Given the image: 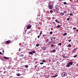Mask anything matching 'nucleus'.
I'll return each instance as SVG.
<instances>
[{"mask_svg":"<svg viewBox=\"0 0 78 78\" xmlns=\"http://www.w3.org/2000/svg\"><path fill=\"white\" fill-rule=\"evenodd\" d=\"M55 21H56V22H57V23H60V22L58 21V20H55Z\"/></svg>","mask_w":78,"mask_h":78,"instance_id":"f8f14e48","label":"nucleus"},{"mask_svg":"<svg viewBox=\"0 0 78 78\" xmlns=\"http://www.w3.org/2000/svg\"><path fill=\"white\" fill-rule=\"evenodd\" d=\"M77 56V55H76L74 56V58H76V57Z\"/></svg>","mask_w":78,"mask_h":78,"instance_id":"f704fd0d","label":"nucleus"},{"mask_svg":"<svg viewBox=\"0 0 78 78\" xmlns=\"http://www.w3.org/2000/svg\"><path fill=\"white\" fill-rule=\"evenodd\" d=\"M49 9H51L53 8V6H52V5H50L49 6Z\"/></svg>","mask_w":78,"mask_h":78,"instance_id":"0eeeda50","label":"nucleus"},{"mask_svg":"<svg viewBox=\"0 0 78 78\" xmlns=\"http://www.w3.org/2000/svg\"><path fill=\"white\" fill-rule=\"evenodd\" d=\"M58 45H60V46L61 45V43H59L58 44Z\"/></svg>","mask_w":78,"mask_h":78,"instance_id":"7c9ffc66","label":"nucleus"},{"mask_svg":"<svg viewBox=\"0 0 78 78\" xmlns=\"http://www.w3.org/2000/svg\"><path fill=\"white\" fill-rule=\"evenodd\" d=\"M59 1H62V0H59Z\"/></svg>","mask_w":78,"mask_h":78,"instance_id":"603ef678","label":"nucleus"},{"mask_svg":"<svg viewBox=\"0 0 78 78\" xmlns=\"http://www.w3.org/2000/svg\"><path fill=\"white\" fill-rule=\"evenodd\" d=\"M63 4L64 5H67V3L66 2H63Z\"/></svg>","mask_w":78,"mask_h":78,"instance_id":"bb28decb","label":"nucleus"},{"mask_svg":"<svg viewBox=\"0 0 78 78\" xmlns=\"http://www.w3.org/2000/svg\"><path fill=\"white\" fill-rule=\"evenodd\" d=\"M17 76H20V73H17Z\"/></svg>","mask_w":78,"mask_h":78,"instance_id":"4be33fe9","label":"nucleus"},{"mask_svg":"<svg viewBox=\"0 0 78 78\" xmlns=\"http://www.w3.org/2000/svg\"><path fill=\"white\" fill-rule=\"evenodd\" d=\"M49 62H51V60H49Z\"/></svg>","mask_w":78,"mask_h":78,"instance_id":"49530a36","label":"nucleus"},{"mask_svg":"<svg viewBox=\"0 0 78 78\" xmlns=\"http://www.w3.org/2000/svg\"><path fill=\"white\" fill-rule=\"evenodd\" d=\"M73 65V63L72 62H69L68 63H67V65L66 66V67H69L70 66H71L72 65Z\"/></svg>","mask_w":78,"mask_h":78,"instance_id":"f03ea898","label":"nucleus"},{"mask_svg":"<svg viewBox=\"0 0 78 78\" xmlns=\"http://www.w3.org/2000/svg\"><path fill=\"white\" fill-rule=\"evenodd\" d=\"M57 28H59L60 27H61V26L58 25L57 27Z\"/></svg>","mask_w":78,"mask_h":78,"instance_id":"dca6fc26","label":"nucleus"},{"mask_svg":"<svg viewBox=\"0 0 78 78\" xmlns=\"http://www.w3.org/2000/svg\"><path fill=\"white\" fill-rule=\"evenodd\" d=\"M48 44H50V45H51V41H49L48 42Z\"/></svg>","mask_w":78,"mask_h":78,"instance_id":"c85d7f7f","label":"nucleus"},{"mask_svg":"<svg viewBox=\"0 0 78 78\" xmlns=\"http://www.w3.org/2000/svg\"><path fill=\"white\" fill-rule=\"evenodd\" d=\"M51 48H52V47H54V44H51Z\"/></svg>","mask_w":78,"mask_h":78,"instance_id":"aec40b11","label":"nucleus"},{"mask_svg":"<svg viewBox=\"0 0 78 78\" xmlns=\"http://www.w3.org/2000/svg\"><path fill=\"white\" fill-rule=\"evenodd\" d=\"M37 37L38 38H39V37H40V35H38L37 36Z\"/></svg>","mask_w":78,"mask_h":78,"instance_id":"ea45409f","label":"nucleus"},{"mask_svg":"<svg viewBox=\"0 0 78 78\" xmlns=\"http://www.w3.org/2000/svg\"><path fill=\"white\" fill-rule=\"evenodd\" d=\"M66 35H67V33H65L62 35L63 36H66Z\"/></svg>","mask_w":78,"mask_h":78,"instance_id":"f3484780","label":"nucleus"},{"mask_svg":"<svg viewBox=\"0 0 78 78\" xmlns=\"http://www.w3.org/2000/svg\"><path fill=\"white\" fill-rule=\"evenodd\" d=\"M69 18L70 17V16H69Z\"/></svg>","mask_w":78,"mask_h":78,"instance_id":"864d4df0","label":"nucleus"},{"mask_svg":"<svg viewBox=\"0 0 78 78\" xmlns=\"http://www.w3.org/2000/svg\"><path fill=\"white\" fill-rule=\"evenodd\" d=\"M58 75L57 74L56 75H55V76H52V77H53V78H55V77H56V76H58Z\"/></svg>","mask_w":78,"mask_h":78,"instance_id":"ddd939ff","label":"nucleus"},{"mask_svg":"<svg viewBox=\"0 0 78 78\" xmlns=\"http://www.w3.org/2000/svg\"><path fill=\"white\" fill-rule=\"evenodd\" d=\"M67 12V11H65L64 12V13H66Z\"/></svg>","mask_w":78,"mask_h":78,"instance_id":"c03bdc74","label":"nucleus"},{"mask_svg":"<svg viewBox=\"0 0 78 78\" xmlns=\"http://www.w3.org/2000/svg\"><path fill=\"white\" fill-rule=\"evenodd\" d=\"M0 55H2V53L1 52H0Z\"/></svg>","mask_w":78,"mask_h":78,"instance_id":"37998d69","label":"nucleus"},{"mask_svg":"<svg viewBox=\"0 0 78 78\" xmlns=\"http://www.w3.org/2000/svg\"><path fill=\"white\" fill-rule=\"evenodd\" d=\"M42 49L43 50L45 51V50H46V49H47V48L45 47H44L42 48Z\"/></svg>","mask_w":78,"mask_h":78,"instance_id":"6e6552de","label":"nucleus"},{"mask_svg":"<svg viewBox=\"0 0 78 78\" xmlns=\"http://www.w3.org/2000/svg\"><path fill=\"white\" fill-rule=\"evenodd\" d=\"M25 67L26 68H27V67H28V66L27 65H25Z\"/></svg>","mask_w":78,"mask_h":78,"instance_id":"b1692460","label":"nucleus"},{"mask_svg":"<svg viewBox=\"0 0 78 78\" xmlns=\"http://www.w3.org/2000/svg\"><path fill=\"white\" fill-rule=\"evenodd\" d=\"M37 65H36V66H35V69H36V67H37Z\"/></svg>","mask_w":78,"mask_h":78,"instance_id":"79ce46f5","label":"nucleus"},{"mask_svg":"<svg viewBox=\"0 0 78 78\" xmlns=\"http://www.w3.org/2000/svg\"><path fill=\"white\" fill-rule=\"evenodd\" d=\"M20 50H21V49H20V48L19 50V51H20Z\"/></svg>","mask_w":78,"mask_h":78,"instance_id":"a18cd8bd","label":"nucleus"},{"mask_svg":"<svg viewBox=\"0 0 78 78\" xmlns=\"http://www.w3.org/2000/svg\"><path fill=\"white\" fill-rule=\"evenodd\" d=\"M43 64H44V63L42 62L40 63V64H41V65Z\"/></svg>","mask_w":78,"mask_h":78,"instance_id":"58836bf2","label":"nucleus"},{"mask_svg":"<svg viewBox=\"0 0 78 78\" xmlns=\"http://www.w3.org/2000/svg\"><path fill=\"white\" fill-rule=\"evenodd\" d=\"M67 74L66 73L63 72L61 74V76L62 77L65 76H67Z\"/></svg>","mask_w":78,"mask_h":78,"instance_id":"7ed1b4c3","label":"nucleus"},{"mask_svg":"<svg viewBox=\"0 0 78 78\" xmlns=\"http://www.w3.org/2000/svg\"><path fill=\"white\" fill-rule=\"evenodd\" d=\"M78 2V0H77L76 1V2Z\"/></svg>","mask_w":78,"mask_h":78,"instance_id":"09e8293b","label":"nucleus"},{"mask_svg":"<svg viewBox=\"0 0 78 78\" xmlns=\"http://www.w3.org/2000/svg\"><path fill=\"white\" fill-rule=\"evenodd\" d=\"M9 42H10V41H9V40L7 41H6V44H9Z\"/></svg>","mask_w":78,"mask_h":78,"instance_id":"4468645a","label":"nucleus"},{"mask_svg":"<svg viewBox=\"0 0 78 78\" xmlns=\"http://www.w3.org/2000/svg\"><path fill=\"white\" fill-rule=\"evenodd\" d=\"M69 16H73V13H71L69 14Z\"/></svg>","mask_w":78,"mask_h":78,"instance_id":"6ab92c4d","label":"nucleus"},{"mask_svg":"<svg viewBox=\"0 0 78 78\" xmlns=\"http://www.w3.org/2000/svg\"><path fill=\"white\" fill-rule=\"evenodd\" d=\"M55 49H57V48H56Z\"/></svg>","mask_w":78,"mask_h":78,"instance_id":"5fc2aeb1","label":"nucleus"},{"mask_svg":"<svg viewBox=\"0 0 78 78\" xmlns=\"http://www.w3.org/2000/svg\"><path fill=\"white\" fill-rule=\"evenodd\" d=\"M77 67H78V63H77Z\"/></svg>","mask_w":78,"mask_h":78,"instance_id":"8fccbe9b","label":"nucleus"},{"mask_svg":"<svg viewBox=\"0 0 78 78\" xmlns=\"http://www.w3.org/2000/svg\"><path fill=\"white\" fill-rule=\"evenodd\" d=\"M36 47H39V44L37 43V44H36Z\"/></svg>","mask_w":78,"mask_h":78,"instance_id":"a211bd4d","label":"nucleus"},{"mask_svg":"<svg viewBox=\"0 0 78 78\" xmlns=\"http://www.w3.org/2000/svg\"><path fill=\"white\" fill-rule=\"evenodd\" d=\"M40 36H41V34H42V31H40Z\"/></svg>","mask_w":78,"mask_h":78,"instance_id":"cd10ccee","label":"nucleus"},{"mask_svg":"<svg viewBox=\"0 0 78 78\" xmlns=\"http://www.w3.org/2000/svg\"><path fill=\"white\" fill-rule=\"evenodd\" d=\"M69 20H70V18H67V20L69 21Z\"/></svg>","mask_w":78,"mask_h":78,"instance_id":"4c0bfd02","label":"nucleus"},{"mask_svg":"<svg viewBox=\"0 0 78 78\" xmlns=\"http://www.w3.org/2000/svg\"><path fill=\"white\" fill-rule=\"evenodd\" d=\"M3 58H5V59H10V60H9L8 61H11V58H9L5 56L3 57Z\"/></svg>","mask_w":78,"mask_h":78,"instance_id":"39448f33","label":"nucleus"},{"mask_svg":"<svg viewBox=\"0 0 78 78\" xmlns=\"http://www.w3.org/2000/svg\"><path fill=\"white\" fill-rule=\"evenodd\" d=\"M60 15L61 16H63V15H64V13L63 12H62L60 13Z\"/></svg>","mask_w":78,"mask_h":78,"instance_id":"9b49d317","label":"nucleus"},{"mask_svg":"<svg viewBox=\"0 0 78 78\" xmlns=\"http://www.w3.org/2000/svg\"><path fill=\"white\" fill-rule=\"evenodd\" d=\"M45 41L46 42V43H47L48 42V41H49V39L47 38L45 39Z\"/></svg>","mask_w":78,"mask_h":78,"instance_id":"1a4fd4ad","label":"nucleus"},{"mask_svg":"<svg viewBox=\"0 0 78 78\" xmlns=\"http://www.w3.org/2000/svg\"><path fill=\"white\" fill-rule=\"evenodd\" d=\"M53 33V32L51 31L50 32V34H52Z\"/></svg>","mask_w":78,"mask_h":78,"instance_id":"2f4dec72","label":"nucleus"},{"mask_svg":"<svg viewBox=\"0 0 78 78\" xmlns=\"http://www.w3.org/2000/svg\"><path fill=\"white\" fill-rule=\"evenodd\" d=\"M23 56H24V55H20V56H21V57H22L23 58Z\"/></svg>","mask_w":78,"mask_h":78,"instance_id":"c756f323","label":"nucleus"},{"mask_svg":"<svg viewBox=\"0 0 78 78\" xmlns=\"http://www.w3.org/2000/svg\"><path fill=\"white\" fill-rule=\"evenodd\" d=\"M50 13H53V11L52 10H51L50 11Z\"/></svg>","mask_w":78,"mask_h":78,"instance_id":"412c9836","label":"nucleus"},{"mask_svg":"<svg viewBox=\"0 0 78 78\" xmlns=\"http://www.w3.org/2000/svg\"><path fill=\"white\" fill-rule=\"evenodd\" d=\"M73 30H76V27H74L73 29Z\"/></svg>","mask_w":78,"mask_h":78,"instance_id":"e433bc0d","label":"nucleus"},{"mask_svg":"<svg viewBox=\"0 0 78 78\" xmlns=\"http://www.w3.org/2000/svg\"><path fill=\"white\" fill-rule=\"evenodd\" d=\"M52 53H55L56 52L55 49H53L51 51Z\"/></svg>","mask_w":78,"mask_h":78,"instance_id":"9d476101","label":"nucleus"},{"mask_svg":"<svg viewBox=\"0 0 78 78\" xmlns=\"http://www.w3.org/2000/svg\"><path fill=\"white\" fill-rule=\"evenodd\" d=\"M46 36V35L45 34H43V37H45V36Z\"/></svg>","mask_w":78,"mask_h":78,"instance_id":"72a5a7b5","label":"nucleus"},{"mask_svg":"<svg viewBox=\"0 0 78 78\" xmlns=\"http://www.w3.org/2000/svg\"><path fill=\"white\" fill-rule=\"evenodd\" d=\"M66 57L67 56H64V55H63V58H66Z\"/></svg>","mask_w":78,"mask_h":78,"instance_id":"c9c22d12","label":"nucleus"},{"mask_svg":"<svg viewBox=\"0 0 78 78\" xmlns=\"http://www.w3.org/2000/svg\"><path fill=\"white\" fill-rule=\"evenodd\" d=\"M32 52L33 53H33H36V51H32Z\"/></svg>","mask_w":78,"mask_h":78,"instance_id":"a878e982","label":"nucleus"},{"mask_svg":"<svg viewBox=\"0 0 78 78\" xmlns=\"http://www.w3.org/2000/svg\"><path fill=\"white\" fill-rule=\"evenodd\" d=\"M71 41H72V40L70 39V40L69 41V42H71Z\"/></svg>","mask_w":78,"mask_h":78,"instance_id":"a19ab883","label":"nucleus"},{"mask_svg":"<svg viewBox=\"0 0 78 78\" xmlns=\"http://www.w3.org/2000/svg\"><path fill=\"white\" fill-rule=\"evenodd\" d=\"M76 31H78V29L76 30Z\"/></svg>","mask_w":78,"mask_h":78,"instance_id":"de8ad7c7","label":"nucleus"},{"mask_svg":"<svg viewBox=\"0 0 78 78\" xmlns=\"http://www.w3.org/2000/svg\"><path fill=\"white\" fill-rule=\"evenodd\" d=\"M55 8L56 9H57L58 10H59V6L58 5H55Z\"/></svg>","mask_w":78,"mask_h":78,"instance_id":"423d86ee","label":"nucleus"},{"mask_svg":"<svg viewBox=\"0 0 78 78\" xmlns=\"http://www.w3.org/2000/svg\"><path fill=\"white\" fill-rule=\"evenodd\" d=\"M77 49H78V48H75L73 50V51H75V50H77Z\"/></svg>","mask_w":78,"mask_h":78,"instance_id":"393cba45","label":"nucleus"},{"mask_svg":"<svg viewBox=\"0 0 78 78\" xmlns=\"http://www.w3.org/2000/svg\"><path fill=\"white\" fill-rule=\"evenodd\" d=\"M2 52L4 53V51H3H3H2Z\"/></svg>","mask_w":78,"mask_h":78,"instance_id":"3c124183","label":"nucleus"},{"mask_svg":"<svg viewBox=\"0 0 78 78\" xmlns=\"http://www.w3.org/2000/svg\"><path fill=\"white\" fill-rule=\"evenodd\" d=\"M33 23H31V24H29V25H28L27 27V30L30 29V28H31V27H32V25H33Z\"/></svg>","mask_w":78,"mask_h":78,"instance_id":"f257e3e1","label":"nucleus"},{"mask_svg":"<svg viewBox=\"0 0 78 78\" xmlns=\"http://www.w3.org/2000/svg\"><path fill=\"white\" fill-rule=\"evenodd\" d=\"M55 38L54 37H52L51 38V41L52 42H55Z\"/></svg>","mask_w":78,"mask_h":78,"instance_id":"20e7f679","label":"nucleus"},{"mask_svg":"<svg viewBox=\"0 0 78 78\" xmlns=\"http://www.w3.org/2000/svg\"><path fill=\"white\" fill-rule=\"evenodd\" d=\"M29 53L30 55H33V53L32 52H30Z\"/></svg>","mask_w":78,"mask_h":78,"instance_id":"2eb2a0df","label":"nucleus"},{"mask_svg":"<svg viewBox=\"0 0 78 78\" xmlns=\"http://www.w3.org/2000/svg\"><path fill=\"white\" fill-rule=\"evenodd\" d=\"M68 47H72V45H71V44H69L68 45Z\"/></svg>","mask_w":78,"mask_h":78,"instance_id":"5701e85b","label":"nucleus"},{"mask_svg":"<svg viewBox=\"0 0 78 78\" xmlns=\"http://www.w3.org/2000/svg\"><path fill=\"white\" fill-rule=\"evenodd\" d=\"M42 62H45V60H42Z\"/></svg>","mask_w":78,"mask_h":78,"instance_id":"473e14b6","label":"nucleus"}]
</instances>
